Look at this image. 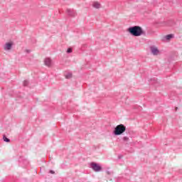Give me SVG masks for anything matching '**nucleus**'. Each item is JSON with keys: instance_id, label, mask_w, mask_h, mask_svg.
<instances>
[{"instance_id": "4", "label": "nucleus", "mask_w": 182, "mask_h": 182, "mask_svg": "<svg viewBox=\"0 0 182 182\" xmlns=\"http://www.w3.org/2000/svg\"><path fill=\"white\" fill-rule=\"evenodd\" d=\"M90 167L91 168H92V170H94V171L98 172L102 171V166H100V165L94 162L90 164Z\"/></svg>"}, {"instance_id": "6", "label": "nucleus", "mask_w": 182, "mask_h": 182, "mask_svg": "<svg viewBox=\"0 0 182 182\" xmlns=\"http://www.w3.org/2000/svg\"><path fill=\"white\" fill-rule=\"evenodd\" d=\"M44 65L48 66V68H50L53 65L52 59H50V58H46L44 59Z\"/></svg>"}, {"instance_id": "2", "label": "nucleus", "mask_w": 182, "mask_h": 182, "mask_svg": "<svg viewBox=\"0 0 182 182\" xmlns=\"http://www.w3.org/2000/svg\"><path fill=\"white\" fill-rule=\"evenodd\" d=\"M126 132V127L123 124L117 125L114 130V134L115 136H120V134H123Z\"/></svg>"}, {"instance_id": "16", "label": "nucleus", "mask_w": 182, "mask_h": 182, "mask_svg": "<svg viewBox=\"0 0 182 182\" xmlns=\"http://www.w3.org/2000/svg\"><path fill=\"white\" fill-rule=\"evenodd\" d=\"M50 173L51 174H55V171H50Z\"/></svg>"}, {"instance_id": "15", "label": "nucleus", "mask_w": 182, "mask_h": 182, "mask_svg": "<svg viewBox=\"0 0 182 182\" xmlns=\"http://www.w3.org/2000/svg\"><path fill=\"white\" fill-rule=\"evenodd\" d=\"M25 52H26V53H31V50H26Z\"/></svg>"}, {"instance_id": "5", "label": "nucleus", "mask_w": 182, "mask_h": 182, "mask_svg": "<svg viewBox=\"0 0 182 182\" xmlns=\"http://www.w3.org/2000/svg\"><path fill=\"white\" fill-rule=\"evenodd\" d=\"M67 15H68V16L75 17L76 15H77V13H76V11L72 9H67Z\"/></svg>"}, {"instance_id": "8", "label": "nucleus", "mask_w": 182, "mask_h": 182, "mask_svg": "<svg viewBox=\"0 0 182 182\" xmlns=\"http://www.w3.org/2000/svg\"><path fill=\"white\" fill-rule=\"evenodd\" d=\"M92 6L93 8H95L96 9H99L100 8H101V5L100 3L97 2V1H94L92 3Z\"/></svg>"}, {"instance_id": "3", "label": "nucleus", "mask_w": 182, "mask_h": 182, "mask_svg": "<svg viewBox=\"0 0 182 182\" xmlns=\"http://www.w3.org/2000/svg\"><path fill=\"white\" fill-rule=\"evenodd\" d=\"M13 47H14V43L12 41H9L4 44V50L9 52V50H12Z\"/></svg>"}, {"instance_id": "7", "label": "nucleus", "mask_w": 182, "mask_h": 182, "mask_svg": "<svg viewBox=\"0 0 182 182\" xmlns=\"http://www.w3.org/2000/svg\"><path fill=\"white\" fill-rule=\"evenodd\" d=\"M151 53H153L155 55H159V53H160V51L159 50V49L154 46L151 47Z\"/></svg>"}, {"instance_id": "14", "label": "nucleus", "mask_w": 182, "mask_h": 182, "mask_svg": "<svg viewBox=\"0 0 182 182\" xmlns=\"http://www.w3.org/2000/svg\"><path fill=\"white\" fill-rule=\"evenodd\" d=\"M123 140L124 141L129 140V138L127 136H124Z\"/></svg>"}, {"instance_id": "11", "label": "nucleus", "mask_w": 182, "mask_h": 182, "mask_svg": "<svg viewBox=\"0 0 182 182\" xmlns=\"http://www.w3.org/2000/svg\"><path fill=\"white\" fill-rule=\"evenodd\" d=\"M3 140L4 141H6V143H9V141H11V140L5 136H3Z\"/></svg>"}, {"instance_id": "1", "label": "nucleus", "mask_w": 182, "mask_h": 182, "mask_svg": "<svg viewBox=\"0 0 182 182\" xmlns=\"http://www.w3.org/2000/svg\"><path fill=\"white\" fill-rule=\"evenodd\" d=\"M128 32L133 35V36H141V35H143V29L137 26L129 28Z\"/></svg>"}, {"instance_id": "9", "label": "nucleus", "mask_w": 182, "mask_h": 182, "mask_svg": "<svg viewBox=\"0 0 182 182\" xmlns=\"http://www.w3.org/2000/svg\"><path fill=\"white\" fill-rule=\"evenodd\" d=\"M173 34H168L164 37V39H166V41H170V39H173Z\"/></svg>"}, {"instance_id": "13", "label": "nucleus", "mask_w": 182, "mask_h": 182, "mask_svg": "<svg viewBox=\"0 0 182 182\" xmlns=\"http://www.w3.org/2000/svg\"><path fill=\"white\" fill-rule=\"evenodd\" d=\"M67 53H72V48H68L67 50Z\"/></svg>"}, {"instance_id": "12", "label": "nucleus", "mask_w": 182, "mask_h": 182, "mask_svg": "<svg viewBox=\"0 0 182 182\" xmlns=\"http://www.w3.org/2000/svg\"><path fill=\"white\" fill-rule=\"evenodd\" d=\"M29 85V81L25 80L23 81V86H28Z\"/></svg>"}, {"instance_id": "10", "label": "nucleus", "mask_w": 182, "mask_h": 182, "mask_svg": "<svg viewBox=\"0 0 182 182\" xmlns=\"http://www.w3.org/2000/svg\"><path fill=\"white\" fill-rule=\"evenodd\" d=\"M65 79H71L72 77V74L71 73H68L67 74L65 75Z\"/></svg>"}]
</instances>
